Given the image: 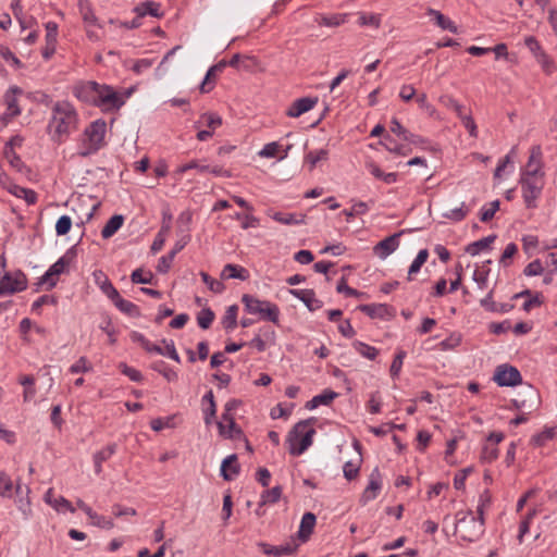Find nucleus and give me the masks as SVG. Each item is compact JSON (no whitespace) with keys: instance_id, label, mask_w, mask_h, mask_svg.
<instances>
[{"instance_id":"6e6552de","label":"nucleus","mask_w":557,"mask_h":557,"mask_svg":"<svg viewBox=\"0 0 557 557\" xmlns=\"http://www.w3.org/2000/svg\"><path fill=\"white\" fill-rule=\"evenodd\" d=\"M74 246L64 256L55 261L37 282L38 286H45L47 290L52 289L59 282V276L69 272V268L75 258Z\"/></svg>"},{"instance_id":"dca6fc26","label":"nucleus","mask_w":557,"mask_h":557,"mask_svg":"<svg viewBox=\"0 0 557 557\" xmlns=\"http://www.w3.org/2000/svg\"><path fill=\"white\" fill-rule=\"evenodd\" d=\"M289 293L304 302L309 311H317L322 308V300L315 297L313 289H289Z\"/></svg>"},{"instance_id":"2f4dec72","label":"nucleus","mask_w":557,"mask_h":557,"mask_svg":"<svg viewBox=\"0 0 557 557\" xmlns=\"http://www.w3.org/2000/svg\"><path fill=\"white\" fill-rule=\"evenodd\" d=\"M380 144L383 145L387 151L398 156H406L409 151V149H406L405 146L397 144V141L388 134L383 136V139L380 141Z\"/></svg>"},{"instance_id":"3c124183","label":"nucleus","mask_w":557,"mask_h":557,"mask_svg":"<svg viewBox=\"0 0 557 557\" xmlns=\"http://www.w3.org/2000/svg\"><path fill=\"white\" fill-rule=\"evenodd\" d=\"M13 493V481L10 475L0 471V495L2 497H11Z\"/></svg>"},{"instance_id":"b1692460","label":"nucleus","mask_w":557,"mask_h":557,"mask_svg":"<svg viewBox=\"0 0 557 557\" xmlns=\"http://www.w3.org/2000/svg\"><path fill=\"white\" fill-rule=\"evenodd\" d=\"M111 301L114 306L123 313L137 318L140 315V311L137 305L121 297L120 293L114 296Z\"/></svg>"},{"instance_id":"39448f33","label":"nucleus","mask_w":557,"mask_h":557,"mask_svg":"<svg viewBox=\"0 0 557 557\" xmlns=\"http://www.w3.org/2000/svg\"><path fill=\"white\" fill-rule=\"evenodd\" d=\"M519 184L525 208H537V200L541 198L545 186V177L520 173Z\"/></svg>"},{"instance_id":"7ed1b4c3","label":"nucleus","mask_w":557,"mask_h":557,"mask_svg":"<svg viewBox=\"0 0 557 557\" xmlns=\"http://www.w3.org/2000/svg\"><path fill=\"white\" fill-rule=\"evenodd\" d=\"M313 421V418L299 421L288 432L286 444L290 455L300 456L312 445L315 434L312 428Z\"/></svg>"},{"instance_id":"5fc2aeb1","label":"nucleus","mask_w":557,"mask_h":557,"mask_svg":"<svg viewBox=\"0 0 557 557\" xmlns=\"http://www.w3.org/2000/svg\"><path fill=\"white\" fill-rule=\"evenodd\" d=\"M69 370L72 374L86 373L92 370V366L88 359L83 356L75 363H73Z\"/></svg>"},{"instance_id":"473e14b6","label":"nucleus","mask_w":557,"mask_h":557,"mask_svg":"<svg viewBox=\"0 0 557 557\" xmlns=\"http://www.w3.org/2000/svg\"><path fill=\"white\" fill-rule=\"evenodd\" d=\"M184 246H176L173 248L168 255L162 256L159 259L157 271L161 274H165L171 269L172 262L176 256V253L183 248Z\"/></svg>"},{"instance_id":"49530a36","label":"nucleus","mask_w":557,"mask_h":557,"mask_svg":"<svg viewBox=\"0 0 557 557\" xmlns=\"http://www.w3.org/2000/svg\"><path fill=\"white\" fill-rule=\"evenodd\" d=\"M360 465H361V459H359L356 462L351 461V460L346 461L343 467V473H344L345 479H347L348 481L356 479L360 471Z\"/></svg>"},{"instance_id":"72a5a7b5","label":"nucleus","mask_w":557,"mask_h":557,"mask_svg":"<svg viewBox=\"0 0 557 557\" xmlns=\"http://www.w3.org/2000/svg\"><path fill=\"white\" fill-rule=\"evenodd\" d=\"M352 347L360 356L369 360H374L379 355V350L374 346L360 341H355Z\"/></svg>"},{"instance_id":"f704fd0d","label":"nucleus","mask_w":557,"mask_h":557,"mask_svg":"<svg viewBox=\"0 0 557 557\" xmlns=\"http://www.w3.org/2000/svg\"><path fill=\"white\" fill-rule=\"evenodd\" d=\"M237 313L238 307L236 305H232L226 309L225 314L221 321L225 330H234L237 326Z\"/></svg>"},{"instance_id":"09e8293b","label":"nucleus","mask_w":557,"mask_h":557,"mask_svg":"<svg viewBox=\"0 0 557 557\" xmlns=\"http://www.w3.org/2000/svg\"><path fill=\"white\" fill-rule=\"evenodd\" d=\"M189 170H197L199 173H207V171L209 170V165L208 164H201L197 160H191V161H189V162H187L185 164L180 165L176 169V173L178 175H183L184 173H186Z\"/></svg>"},{"instance_id":"6e6d98bb","label":"nucleus","mask_w":557,"mask_h":557,"mask_svg":"<svg viewBox=\"0 0 557 557\" xmlns=\"http://www.w3.org/2000/svg\"><path fill=\"white\" fill-rule=\"evenodd\" d=\"M406 355V351L403 349L398 350L395 355L389 369L392 377H397L399 375Z\"/></svg>"},{"instance_id":"f8f14e48","label":"nucleus","mask_w":557,"mask_h":557,"mask_svg":"<svg viewBox=\"0 0 557 557\" xmlns=\"http://www.w3.org/2000/svg\"><path fill=\"white\" fill-rule=\"evenodd\" d=\"M22 92L23 91L20 87L12 86L4 94L3 98L7 109L0 117L4 123L10 122L12 119L21 114V109L17 103V96Z\"/></svg>"},{"instance_id":"6ab92c4d","label":"nucleus","mask_w":557,"mask_h":557,"mask_svg":"<svg viewBox=\"0 0 557 557\" xmlns=\"http://www.w3.org/2000/svg\"><path fill=\"white\" fill-rule=\"evenodd\" d=\"M116 448L117 445L112 443L94 454L92 460L96 474H100L102 472V463L109 460L116 453Z\"/></svg>"},{"instance_id":"8fccbe9b","label":"nucleus","mask_w":557,"mask_h":557,"mask_svg":"<svg viewBox=\"0 0 557 557\" xmlns=\"http://www.w3.org/2000/svg\"><path fill=\"white\" fill-rule=\"evenodd\" d=\"M545 269H546V267L544 263V258L535 259L524 268L523 273L527 276H536V275H541Z\"/></svg>"},{"instance_id":"a211bd4d","label":"nucleus","mask_w":557,"mask_h":557,"mask_svg":"<svg viewBox=\"0 0 557 557\" xmlns=\"http://www.w3.org/2000/svg\"><path fill=\"white\" fill-rule=\"evenodd\" d=\"M240 466L237 462V456L232 454L223 459L221 463V475L225 481H232L239 474Z\"/></svg>"},{"instance_id":"864d4df0","label":"nucleus","mask_w":557,"mask_h":557,"mask_svg":"<svg viewBox=\"0 0 557 557\" xmlns=\"http://www.w3.org/2000/svg\"><path fill=\"white\" fill-rule=\"evenodd\" d=\"M498 209H499V200H494V201L483 206L481 209V212H480L481 221L487 222V221L492 220Z\"/></svg>"},{"instance_id":"a878e982","label":"nucleus","mask_w":557,"mask_h":557,"mask_svg":"<svg viewBox=\"0 0 557 557\" xmlns=\"http://www.w3.org/2000/svg\"><path fill=\"white\" fill-rule=\"evenodd\" d=\"M8 191L17 198H23L28 205H34L37 201V194L33 189H28L16 184H10Z\"/></svg>"},{"instance_id":"774afa93","label":"nucleus","mask_w":557,"mask_h":557,"mask_svg":"<svg viewBox=\"0 0 557 557\" xmlns=\"http://www.w3.org/2000/svg\"><path fill=\"white\" fill-rule=\"evenodd\" d=\"M546 270L553 274L557 273V251L548 252L544 256Z\"/></svg>"},{"instance_id":"37998d69","label":"nucleus","mask_w":557,"mask_h":557,"mask_svg":"<svg viewBox=\"0 0 557 557\" xmlns=\"http://www.w3.org/2000/svg\"><path fill=\"white\" fill-rule=\"evenodd\" d=\"M273 219L282 224L292 225L302 222L304 215L288 212H276L273 215Z\"/></svg>"},{"instance_id":"4be33fe9","label":"nucleus","mask_w":557,"mask_h":557,"mask_svg":"<svg viewBox=\"0 0 557 557\" xmlns=\"http://www.w3.org/2000/svg\"><path fill=\"white\" fill-rule=\"evenodd\" d=\"M134 11L137 15H139V17H144L146 15H150L153 17L163 16V12L161 11V4L150 0L139 3L137 7H135Z\"/></svg>"},{"instance_id":"79ce46f5","label":"nucleus","mask_w":557,"mask_h":557,"mask_svg":"<svg viewBox=\"0 0 557 557\" xmlns=\"http://www.w3.org/2000/svg\"><path fill=\"white\" fill-rule=\"evenodd\" d=\"M555 435V430L553 428H547L541 433H537L531 437V444L535 447L544 446L548 441L553 440Z\"/></svg>"},{"instance_id":"5701e85b","label":"nucleus","mask_w":557,"mask_h":557,"mask_svg":"<svg viewBox=\"0 0 557 557\" xmlns=\"http://www.w3.org/2000/svg\"><path fill=\"white\" fill-rule=\"evenodd\" d=\"M426 14L431 16L435 24L444 30H449L453 34L458 33L457 25L447 16H445L442 12L435 9H429Z\"/></svg>"},{"instance_id":"2eb2a0df","label":"nucleus","mask_w":557,"mask_h":557,"mask_svg":"<svg viewBox=\"0 0 557 557\" xmlns=\"http://www.w3.org/2000/svg\"><path fill=\"white\" fill-rule=\"evenodd\" d=\"M540 403V395L536 389L532 386H528L524 393H520L517 398L513 399V405L518 409L528 408L530 411L537 407Z\"/></svg>"},{"instance_id":"f257e3e1","label":"nucleus","mask_w":557,"mask_h":557,"mask_svg":"<svg viewBox=\"0 0 557 557\" xmlns=\"http://www.w3.org/2000/svg\"><path fill=\"white\" fill-rule=\"evenodd\" d=\"M73 95L81 101L99 108L104 113L119 111L129 92L122 95L112 86L95 81L79 82L73 87Z\"/></svg>"},{"instance_id":"603ef678","label":"nucleus","mask_w":557,"mask_h":557,"mask_svg":"<svg viewBox=\"0 0 557 557\" xmlns=\"http://www.w3.org/2000/svg\"><path fill=\"white\" fill-rule=\"evenodd\" d=\"M469 208L465 203H461L460 207L450 209L447 212L443 213V216L451 221L459 222L467 216Z\"/></svg>"},{"instance_id":"393cba45","label":"nucleus","mask_w":557,"mask_h":557,"mask_svg":"<svg viewBox=\"0 0 557 557\" xmlns=\"http://www.w3.org/2000/svg\"><path fill=\"white\" fill-rule=\"evenodd\" d=\"M348 16V13L321 14L315 18V22L320 26L338 27L347 22Z\"/></svg>"},{"instance_id":"e433bc0d","label":"nucleus","mask_w":557,"mask_h":557,"mask_svg":"<svg viewBox=\"0 0 557 557\" xmlns=\"http://www.w3.org/2000/svg\"><path fill=\"white\" fill-rule=\"evenodd\" d=\"M151 369L162 374L169 382H174L178 377L177 373L162 360L153 362Z\"/></svg>"},{"instance_id":"a19ab883","label":"nucleus","mask_w":557,"mask_h":557,"mask_svg":"<svg viewBox=\"0 0 557 557\" xmlns=\"http://www.w3.org/2000/svg\"><path fill=\"white\" fill-rule=\"evenodd\" d=\"M225 65H226V62L221 61L220 63L211 66L208 70V72H207V74H206V76H205V78H203V81H202V83L200 85V91L201 92H203V94L209 92L213 88L214 84L212 82H210L211 76L214 74V72L216 70H222Z\"/></svg>"},{"instance_id":"c9c22d12","label":"nucleus","mask_w":557,"mask_h":557,"mask_svg":"<svg viewBox=\"0 0 557 557\" xmlns=\"http://www.w3.org/2000/svg\"><path fill=\"white\" fill-rule=\"evenodd\" d=\"M329 158L326 149L312 150L305 156V163L309 164V171H312L318 162L325 161Z\"/></svg>"},{"instance_id":"de8ad7c7","label":"nucleus","mask_w":557,"mask_h":557,"mask_svg":"<svg viewBox=\"0 0 557 557\" xmlns=\"http://www.w3.org/2000/svg\"><path fill=\"white\" fill-rule=\"evenodd\" d=\"M153 274L150 271L144 272L143 269H136L131 274V281L134 284H152Z\"/></svg>"},{"instance_id":"aec40b11","label":"nucleus","mask_w":557,"mask_h":557,"mask_svg":"<svg viewBox=\"0 0 557 557\" xmlns=\"http://www.w3.org/2000/svg\"><path fill=\"white\" fill-rule=\"evenodd\" d=\"M317 522V518L312 512H306L300 521L299 530L297 533L298 539L305 543L309 540L310 535L313 532L314 525Z\"/></svg>"},{"instance_id":"0eeeda50","label":"nucleus","mask_w":557,"mask_h":557,"mask_svg":"<svg viewBox=\"0 0 557 557\" xmlns=\"http://www.w3.org/2000/svg\"><path fill=\"white\" fill-rule=\"evenodd\" d=\"M245 309L250 314H259L261 319L278 323L280 309L275 304L268 300H260L251 295L245 294L242 297Z\"/></svg>"},{"instance_id":"338daca9","label":"nucleus","mask_w":557,"mask_h":557,"mask_svg":"<svg viewBox=\"0 0 557 557\" xmlns=\"http://www.w3.org/2000/svg\"><path fill=\"white\" fill-rule=\"evenodd\" d=\"M524 45L529 48L532 54L537 59L544 50L542 49L541 44L534 36H528L524 38Z\"/></svg>"},{"instance_id":"4d7b16f0","label":"nucleus","mask_w":557,"mask_h":557,"mask_svg":"<svg viewBox=\"0 0 557 557\" xmlns=\"http://www.w3.org/2000/svg\"><path fill=\"white\" fill-rule=\"evenodd\" d=\"M498 457V449L495 445L486 443L481 453V459L484 462H493Z\"/></svg>"},{"instance_id":"20e7f679","label":"nucleus","mask_w":557,"mask_h":557,"mask_svg":"<svg viewBox=\"0 0 557 557\" xmlns=\"http://www.w3.org/2000/svg\"><path fill=\"white\" fill-rule=\"evenodd\" d=\"M107 123L102 119L91 122L84 131V139L78 154L88 157L106 146Z\"/></svg>"},{"instance_id":"4468645a","label":"nucleus","mask_w":557,"mask_h":557,"mask_svg":"<svg viewBox=\"0 0 557 557\" xmlns=\"http://www.w3.org/2000/svg\"><path fill=\"white\" fill-rule=\"evenodd\" d=\"M257 545L263 554L274 557L293 556L296 554L299 546L295 540L278 546H272L264 542H259Z\"/></svg>"},{"instance_id":"052dcab7","label":"nucleus","mask_w":557,"mask_h":557,"mask_svg":"<svg viewBox=\"0 0 557 557\" xmlns=\"http://www.w3.org/2000/svg\"><path fill=\"white\" fill-rule=\"evenodd\" d=\"M535 515H536V510L533 509V510L529 511L527 513V516L524 517V519L521 521L520 527H519V534H518L519 543L523 542V536L529 532L530 523H531L532 519L535 517Z\"/></svg>"},{"instance_id":"0e129e2a","label":"nucleus","mask_w":557,"mask_h":557,"mask_svg":"<svg viewBox=\"0 0 557 557\" xmlns=\"http://www.w3.org/2000/svg\"><path fill=\"white\" fill-rule=\"evenodd\" d=\"M91 524L98 527L100 529L111 530L114 528V522L112 519H108L104 516H101L97 512L90 519Z\"/></svg>"},{"instance_id":"bb28decb","label":"nucleus","mask_w":557,"mask_h":557,"mask_svg":"<svg viewBox=\"0 0 557 557\" xmlns=\"http://www.w3.org/2000/svg\"><path fill=\"white\" fill-rule=\"evenodd\" d=\"M216 425L220 435L225 438H240L244 435L242 429L237 426L235 420L225 424L223 421H219Z\"/></svg>"},{"instance_id":"13d9d810","label":"nucleus","mask_w":557,"mask_h":557,"mask_svg":"<svg viewBox=\"0 0 557 557\" xmlns=\"http://www.w3.org/2000/svg\"><path fill=\"white\" fill-rule=\"evenodd\" d=\"M120 371L126 375L133 382H140L143 380V374L137 369L127 366L125 362H121L119 364Z\"/></svg>"},{"instance_id":"412c9836","label":"nucleus","mask_w":557,"mask_h":557,"mask_svg":"<svg viewBox=\"0 0 557 557\" xmlns=\"http://www.w3.org/2000/svg\"><path fill=\"white\" fill-rule=\"evenodd\" d=\"M96 284L102 290V293L111 300L119 293L113 286L109 277L101 271L97 270L94 272Z\"/></svg>"},{"instance_id":"f3484780","label":"nucleus","mask_w":557,"mask_h":557,"mask_svg":"<svg viewBox=\"0 0 557 557\" xmlns=\"http://www.w3.org/2000/svg\"><path fill=\"white\" fill-rule=\"evenodd\" d=\"M318 103V98H311V97H304L296 99L288 110L286 111V114L290 117H298L301 114L310 111L313 109V107Z\"/></svg>"},{"instance_id":"1a4fd4ad","label":"nucleus","mask_w":557,"mask_h":557,"mask_svg":"<svg viewBox=\"0 0 557 557\" xmlns=\"http://www.w3.org/2000/svg\"><path fill=\"white\" fill-rule=\"evenodd\" d=\"M0 278V296L22 292L27 287V280L24 273H2Z\"/></svg>"},{"instance_id":"a18cd8bd","label":"nucleus","mask_w":557,"mask_h":557,"mask_svg":"<svg viewBox=\"0 0 557 557\" xmlns=\"http://www.w3.org/2000/svg\"><path fill=\"white\" fill-rule=\"evenodd\" d=\"M429 257V251L426 249H422L418 252L417 257L412 261L409 271H408V278H411V275L418 273L421 269V267L426 262Z\"/></svg>"},{"instance_id":"f03ea898","label":"nucleus","mask_w":557,"mask_h":557,"mask_svg":"<svg viewBox=\"0 0 557 557\" xmlns=\"http://www.w3.org/2000/svg\"><path fill=\"white\" fill-rule=\"evenodd\" d=\"M77 126L78 113L71 102L61 100L52 104V114L48 128L50 132L53 128V139H61L63 136L70 135Z\"/></svg>"},{"instance_id":"cd10ccee","label":"nucleus","mask_w":557,"mask_h":557,"mask_svg":"<svg viewBox=\"0 0 557 557\" xmlns=\"http://www.w3.org/2000/svg\"><path fill=\"white\" fill-rule=\"evenodd\" d=\"M3 157L16 172L24 174L29 171L27 165L13 149H3Z\"/></svg>"},{"instance_id":"ddd939ff","label":"nucleus","mask_w":557,"mask_h":557,"mask_svg":"<svg viewBox=\"0 0 557 557\" xmlns=\"http://www.w3.org/2000/svg\"><path fill=\"white\" fill-rule=\"evenodd\" d=\"M382 474L380 469L375 467L369 475V483L360 497V503L366 505L369 502L375 499L382 490Z\"/></svg>"},{"instance_id":"e2e57ef3","label":"nucleus","mask_w":557,"mask_h":557,"mask_svg":"<svg viewBox=\"0 0 557 557\" xmlns=\"http://www.w3.org/2000/svg\"><path fill=\"white\" fill-rule=\"evenodd\" d=\"M460 121L462 123V125L465 126V128L469 132V135L473 138H476L478 137V127H476V124L471 115V113H465L461 117H460Z\"/></svg>"},{"instance_id":"c03bdc74","label":"nucleus","mask_w":557,"mask_h":557,"mask_svg":"<svg viewBox=\"0 0 557 557\" xmlns=\"http://www.w3.org/2000/svg\"><path fill=\"white\" fill-rule=\"evenodd\" d=\"M214 312L210 308L201 309L197 314V323L200 329L207 330L214 320Z\"/></svg>"},{"instance_id":"4c0bfd02","label":"nucleus","mask_w":557,"mask_h":557,"mask_svg":"<svg viewBox=\"0 0 557 557\" xmlns=\"http://www.w3.org/2000/svg\"><path fill=\"white\" fill-rule=\"evenodd\" d=\"M282 496V487L274 486L270 490L263 491L261 494V499L259 506L262 507L267 504H275L280 500Z\"/></svg>"},{"instance_id":"58836bf2","label":"nucleus","mask_w":557,"mask_h":557,"mask_svg":"<svg viewBox=\"0 0 557 557\" xmlns=\"http://www.w3.org/2000/svg\"><path fill=\"white\" fill-rule=\"evenodd\" d=\"M359 309L370 318H383L387 313L386 305H362Z\"/></svg>"},{"instance_id":"bf43d9fd","label":"nucleus","mask_w":557,"mask_h":557,"mask_svg":"<svg viewBox=\"0 0 557 557\" xmlns=\"http://www.w3.org/2000/svg\"><path fill=\"white\" fill-rule=\"evenodd\" d=\"M442 102L446 108L453 110L459 119L466 113L463 106L450 96L443 97Z\"/></svg>"},{"instance_id":"680f3d73","label":"nucleus","mask_w":557,"mask_h":557,"mask_svg":"<svg viewBox=\"0 0 557 557\" xmlns=\"http://www.w3.org/2000/svg\"><path fill=\"white\" fill-rule=\"evenodd\" d=\"M281 149V145L277 141L268 143L259 151V156L262 158H275Z\"/></svg>"},{"instance_id":"c85d7f7f","label":"nucleus","mask_w":557,"mask_h":557,"mask_svg":"<svg viewBox=\"0 0 557 557\" xmlns=\"http://www.w3.org/2000/svg\"><path fill=\"white\" fill-rule=\"evenodd\" d=\"M123 222H124V218L121 214H115V215L111 216L101 230L102 238L109 239L123 225Z\"/></svg>"},{"instance_id":"69168bd1","label":"nucleus","mask_w":557,"mask_h":557,"mask_svg":"<svg viewBox=\"0 0 557 557\" xmlns=\"http://www.w3.org/2000/svg\"><path fill=\"white\" fill-rule=\"evenodd\" d=\"M72 227V219L69 215H62L55 223V232L58 235H65Z\"/></svg>"},{"instance_id":"7c9ffc66","label":"nucleus","mask_w":557,"mask_h":557,"mask_svg":"<svg viewBox=\"0 0 557 557\" xmlns=\"http://www.w3.org/2000/svg\"><path fill=\"white\" fill-rule=\"evenodd\" d=\"M78 10L83 17V21L88 25H98V18L96 17L91 4L88 0L78 1Z\"/></svg>"},{"instance_id":"423d86ee","label":"nucleus","mask_w":557,"mask_h":557,"mask_svg":"<svg viewBox=\"0 0 557 557\" xmlns=\"http://www.w3.org/2000/svg\"><path fill=\"white\" fill-rule=\"evenodd\" d=\"M456 533L465 542H475L484 533L482 522H478L472 511L456 513Z\"/></svg>"},{"instance_id":"c756f323","label":"nucleus","mask_w":557,"mask_h":557,"mask_svg":"<svg viewBox=\"0 0 557 557\" xmlns=\"http://www.w3.org/2000/svg\"><path fill=\"white\" fill-rule=\"evenodd\" d=\"M222 277L246 281L249 277V274L245 268L228 263L223 268Z\"/></svg>"},{"instance_id":"ea45409f","label":"nucleus","mask_w":557,"mask_h":557,"mask_svg":"<svg viewBox=\"0 0 557 557\" xmlns=\"http://www.w3.org/2000/svg\"><path fill=\"white\" fill-rule=\"evenodd\" d=\"M358 24L360 26H372L374 28H379L381 26V15L374 14V13H366V12H359L358 13Z\"/></svg>"},{"instance_id":"9b49d317","label":"nucleus","mask_w":557,"mask_h":557,"mask_svg":"<svg viewBox=\"0 0 557 557\" xmlns=\"http://www.w3.org/2000/svg\"><path fill=\"white\" fill-rule=\"evenodd\" d=\"M493 379L499 386H516L522 381L519 370L509 364L498 366Z\"/></svg>"},{"instance_id":"9d476101","label":"nucleus","mask_w":557,"mask_h":557,"mask_svg":"<svg viewBox=\"0 0 557 557\" xmlns=\"http://www.w3.org/2000/svg\"><path fill=\"white\" fill-rule=\"evenodd\" d=\"M520 173L534 176L542 175L545 177L543 151L540 145H533L530 148L528 162L525 163L524 168L521 169Z\"/></svg>"}]
</instances>
